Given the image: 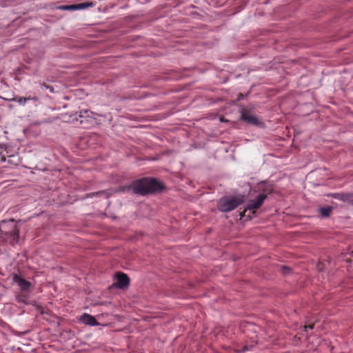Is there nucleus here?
I'll return each mask as SVG.
<instances>
[{"label": "nucleus", "mask_w": 353, "mask_h": 353, "mask_svg": "<svg viewBox=\"0 0 353 353\" xmlns=\"http://www.w3.org/2000/svg\"><path fill=\"white\" fill-rule=\"evenodd\" d=\"M267 196L265 194H260L255 200H252L249 202L247 207L245 210L241 212V217H244L248 216L251 218V213L254 214L256 210H257L262 205Z\"/></svg>", "instance_id": "4"}, {"label": "nucleus", "mask_w": 353, "mask_h": 353, "mask_svg": "<svg viewBox=\"0 0 353 353\" xmlns=\"http://www.w3.org/2000/svg\"><path fill=\"white\" fill-rule=\"evenodd\" d=\"M42 85L44 86L46 88V86H48V85H46V83H42Z\"/></svg>", "instance_id": "20"}, {"label": "nucleus", "mask_w": 353, "mask_h": 353, "mask_svg": "<svg viewBox=\"0 0 353 353\" xmlns=\"http://www.w3.org/2000/svg\"><path fill=\"white\" fill-rule=\"evenodd\" d=\"M25 99H26V102L28 101H30V100H34V101L37 100V97H31V96H29L28 97H25Z\"/></svg>", "instance_id": "17"}, {"label": "nucleus", "mask_w": 353, "mask_h": 353, "mask_svg": "<svg viewBox=\"0 0 353 353\" xmlns=\"http://www.w3.org/2000/svg\"><path fill=\"white\" fill-rule=\"evenodd\" d=\"M241 118L243 121H245L249 124L254 125H259L260 124V121L257 117L252 114L251 110L246 108L242 110Z\"/></svg>", "instance_id": "6"}, {"label": "nucleus", "mask_w": 353, "mask_h": 353, "mask_svg": "<svg viewBox=\"0 0 353 353\" xmlns=\"http://www.w3.org/2000/svg\"><path fill=\"white\" fill-rule=\"evenodd\" d=\"M130 279L123 272H117L114 276V281L110 287H128Z\"/></svg>", "instance_id": "5"}, {"label": "nucleus", "mask_w": 353, "mask_h": 353, "mask_svg": "<svg viewBox=\"0 0 353 353\" xmlns=\"http://www.w3.org/2000/svg\"><path fill=\"white\" fill-rule=\"evenodd\" d=\"M92 113V112H90L88 110H81L79 112V119H78L77 117V116L75 115L74 117L71 119V121H74V120H76L77 121H79L80 124H83L84 123H86L87 121H88L89 118H91L90 114Z\"/></svg>", "instance_id": "9"}, {"label": "nucleus", "mask_w": 353, "mask_h": 353, "mask_svg": "<svg viewBox=\"0 0 353 353\" xmlns=\"http://www.w3.org/2000/svg\"><path fill=\"white\" fill-rule=\"evenodd\" d=\"M307 327H309L310 329H313L314 328V325L312 324V325H309L308 326H305V329H306Z\"/></svg>", "instance_id": "19"}, {"label": "nucleus", "mask_w": 353, "mask_h": 353, "mask_svg": "<svg viewBox=\"0 0 353 353\" xmlns=\"http://www.w3.org/2000/svg\"><path fill=\"white\" fill-rule=\"evenodd\" d=\"M244 202V196L223 197L219 201L218 208L221 212H230Z\"/></svg>", "instance_id": "3"}, {"label": "nucleus", "mask_w": 353, "mask_h": 353, "mask_svg": "<svg viewBox=\"0 0 353 353\" xmlns=\"http://www.w3.org/2000/svg\"><path fill=\"white\" fill-rule=\"evenodd\" d=\"M332 210V208L329 206V207H325V208H320V214L322 216H324V217H327L330 216L331 212Z\"/></svg>", "instance_id": "14"}, {"label": "nucleus", "mask_w": 353, "mask_h": 353, "mask_svg": "<svg viewBox=\"0 0 353 353\" xmlns=\"http://www.w3.org/2000/svg\"><path fill=\"white\" fill-rule=\"evenodd\" d=\"M13 283L18 285L19 287H30V283L23 279L18 274H14L12 276Z\"/></svg>", "instance_id": "13"}, {"label": "nucleus", "mask_w": 353, "mask_h": 353, "mask_svg": "<svg viewBox=\"0 0 353 353\" xmlns=\"http://www.w3.org/2000/svg\"><path fill=\"white\" fill-rule=\"evenodd\" d=\"M46 89H48L50 92H54V88L52 86H46Z\"/></svg>", "instance_id": "18"}, {"label": "nucleus", "mask_w": 353, "mask_h": 353, "mask_svg": "<svg viewBox=\"0 0 353 353\" xmlns=\"http://www.w3.org/2000/svg\"><path fill=\"white\" fill-rule=\"evenodd\" d=\"M164 185L159 181L153 178H142L135 180L130 185L123 188V192H130L139 195H146L161 191Z\"/></svg>", "instance_id": "1"}, {"label": "nucleus", "mask_w": 353, "mask_h": 353, "mask_svg": "<svg viewBox=\"0 0 353 353\" xmlns=\"http://www.w3.org/2000/svg\"><path fill=\"white\" fill-rule=\"evenodd\" d=\"M350 263H351V264H352L351 265H352V266H353V259H352V260H350Z\"/></svg>", "instance_id": "21"}, {"label": "nucleus", "mask_w": 353, "mask_h": 353, "mask_svg": "<svg viewBox=\"0 0 353 353\" xmlns=\"http://www.w3.org/2000/svg\"><path fill=\"white\" fill-rule=\"evenodd\" d=\"M80 321L85 325L90 326H95L99 325V323L97 321L94 316L88 314L87 313H84L80 317Z\"/></svg>", "instance_id": "10"}, {"label": "nucleus", "mask_w": 353, "mask_h": 353, "mask_svg": "<svg viewBox=\"0 0 353 353\" xmlns=\"http://www.w3.org/2000/svg\"><path fill=\"white\" fill-rule=\"evenodd\" d=\"M93 6H94V3L92 2H85V3H77V4H73V5H70V6H62L60 7V8L62 10H74L85 9V8H88L89 7H93Z\"/></svg>", "instance_id": "8"}, {"label": "nucleus", "mask_w": 353, "mask_h": 353, "mask_svg": "<svg viewBox=\"0 0 353 353\" xmlns=\"http://www.w3.org/2000/svg\"><path fill=\"white\" fill-rule=\"evenodd\" d=\"M28 289L29 288H21L20 293L17 296V300L18 302L25 304L30 303L28 295Z\"/></svg>", "instance_id": "12"}, {"label": "nucleus", "mask_w": 353, "mask_h": 353, "mask_svg": "<svg viewBox=\"0 0 353 353\" xmlns=\"http://www.w3.org/2000/svg\"><path fill=\"white\" fill-rule=\"evenodd\" d=\"M278 270L281 272L283 275H287L291 273L292 270L287 265H279L278 266Z\"/></svg>", "instance_id": "15"}, {"label": "nucleus", "mask_w": 353, "mask_h": 353, "mask_svg": "<svg viewBox=\"0 0 353 353\" xmlns=\"http://www.w3.org/2000/svg\"><path fill=\"white\" fill-rule=\"evenodd\" d=\"M10 101L17 102L21 105H25V104L26 103V99H25V97H15L11 99H10Z\"/></svg>", "instance_id": "16"}, {"label": "nucleus", "mask_w": 353, "mask_h": 353, "mask_svg": "<svg viewBox=\"0 0 353 353\" xmlns=\"http://www.w3.org/2000/svg\"><path fill=\"white\" fill-rule=\"evenodd\" d=\"M332 196L334 199L346 202L348 204L353 205V193H334L332 194Z\"/></svg>", "instance_id": "7"}, {"label": "nucleus", "mask_w": 353, "mask_h": 353, "mask_svg": "<svg viewBox=\"0 0 353 353\" xmlns=\"http://www.w3.org/2000/svg\"><path fill=\"white\" fill-rule=\"evenodd\" d=\"M332 265L331 258L327 256L326 259H321L316 265V269L319 272H324L328 270Z\"/></svg>", "instance_id": "11"}, {"label": "nucleus", "mask_w": 353, "mask_h": 353, "mask_svg": "<svg viewBox=\"0 0 353 353\" xmlns=\"http://www.w3.org/2000/svg\"><path fill=\"white\" fill-rule=\"evenodd\" d=\"M20 227L14 219L0 222V241L15 245L19 241Z\"/></svg>", "instance_id": "2"}]
</instances>
